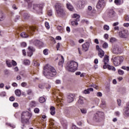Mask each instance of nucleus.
<instances>
[{"mask_svg": "<svg viewBox=\"0 0 129 129\" xmlns=\"http://www.w3.org/2000/svg\"><path fill=\"white\" fill-rule=\"evenodd\" d=\"M21 46L23 48H25V47H27V43L25 42H23L21 43Z\"/></svg>", "mask_w": 129, "mask_h": 129, "instance_id": "41", "label": "nucleus"}, {"mask_svg": "<svg viewBox=\"0 0 129 129\" xmlns=\"http://www.w3.org/2000/svg\"><path fill=\"white\" fill-rule=\"evenodd\" d=\"M56 84H61V81L60 80H56L55 81Z\"/></svg>", "mask_w": 129, "mask_h": 129, "instance_id": "60", "label": "nucleus"}, {"mask_svg": "<svg viewBox=\"0 0 129 129\" xmlns=\"http://www.w3.org/2000/svg\"><path fill=\"white\" fill-rule=\"evenodd\" d=\"M50 114L51 115H54L55 113H56V111H55V107L54 106H51L50 108Z\"/></svg>", "mask_w": 129, "mask_h": 129, "instance_id": "20", "label": "nucleus"}, {"mask_svg": "<svg viewBox=\"0 0 129 129\" xmlns=\"http://www.w3.org/2000/svg\"><path fill=\"white\" fill-rule=\"evenodd\" d=\"M55 8L56 11V15L57 17H60V18H64V17H66V11L64 10V6L62 4L56 3L55 4Z\"/></svg>", "mask_w": 129, "mask_h": 129, "instance_id": "2", "label": "nucleus"}, {"mask_svg": "<svg viewBox=\"0 0 129 129\" xmlns=\"http://www.w3.org/2000/svg\"><path fill=\"white\" fill-rule=\"evenodd\" d=\"M127 34V31L126 30H122L119 32V36L120 38H126Z\"/></svg>", "mask_w": 129, "mask_h": 129, "instance_id": "12", "label": "nucleus"}, {"mask_svg": "<svg viewBox=\"0 0 129 129\" xmlns=\"http://www.w3.org/2000/svg\"><path fill=\"white\" fill-rule=\"evenodd\" d=\"M13 106H14V107H18V106H19V103H13Z\"/></svg>", "mask_w": 129, "mask_h": 129, "instance_id": "58", "label": "nucleus"}, {"mask_svg": "<svg viewBox=\"0 0 129 129\" xmlns=\"http://www.w3.org/2000/svg\"><path fill=\"white\" fill-rule=\"evenodd\" d=\"M45 26L46 29H49L50 28V25H49V23L45 22Z\"/></svg>", "mask_w": 129, "mask_h": 129, "instance_id": "49", "label": "nucleus"}, {"mask_svg": "<svg viewBox=\"0 0 129 129\" xmlns=\"http://www.w3.org/2000/svg\"><path fill=\"white\" fill-rule=\"evenodd\" d=\"M6 64H7L8 67H9V68L12 67V64L11 63L10 60H6Z\"/></svg>", "mask_w": 129, "mask_h": 129, "instance_id": "34", "label": "nucleus"}, {"mask_svg": "<svg viewBox=\"0 0 129 129\" xmlns=\"http://www.w3.org/2000/svg\"><path fill=\"white\" fill-rule=\"evenodd\" d=\"M67 69L71 72H75L78 69V63L74 60L71 61L69 64Z\"/></svg>", "mask_w": 129, "mask_h": 129, "instance_id": "4", "label": "nucleus"}, {"mask_svg": "<svg viewBox=\"0 0 129 129\" xmlns=\"http://www.w3.org/2000/svg\"><path fill=\"white\" fill-rule=\"evenodd\" d=\"M80 110H81V112L83 114H86V113H87V110L85 108L80 109Z\"/></svg>", "mask_w": 129, "mask_h": 129, "instance_id": "31", "label": "nucleus"}, {"mask_svg": "<svg viewBox=\"0 0 129 129\" xmlns=\"http://www.w3.org/2000/svg\"><path fill=\"white\" fill-rule=\"evenodd\" d=\"M7 124L9 125V126H10L11 127L15 128L16 127V125L11 124V123H7Z\"/></svg>", "mask_w": 129, "mask_h": 129, "instance_id": "53", "label": "nucleus"}, {"mask_svg": "<svg viewBox=\"0 0 129 129\" xmlns=\"http://www.w3.org/2000/svg\"><path fill=\"white\" fill-rule=\"evenodd\" d=\"M31 117H32V113L28 111L22 112L21 115V121L22 123H28Z\"/></svg>", "mask_w": 129, "mask_h": 129, "instance_id": "3", "label": "nucleus"}, {"mask_svg": "<svg viewBox=\"0 0 129 129\" xmlns=\"http://www.w3.org/2000/svg\"><path fill=\"white\" fill-rule=\"evenodd\" d=\"M96 96L98 97H101L102 96V93L100 92L97 93Z\"/></svg>", "mask_w": 129, "mask_h": 129, "instance_id": "46", "label": "nucleus"}, {"mask_svg": "<svg viewBox=\"0 0 129 129\" xmlns=\"http://www.w3.org/2000/svg\"><path fill=\"white\" fill-rule=\"evenodd\" d=\"M15 94L17 96H21V91L20 90H15Z\"/></svg>", "mask_w": 129, "mask_h": 129, "instance_id": "32", "label": "nucleus"}, {"mask_svg": "<svg viewBox=\"0 0 129 129\" xmlns=\"http://www.w3.org/2000/svg\"><path fill=\"white\" fill-rule=\"evenodd\" d=\"M85 6H86V1L84 0L79 1L77 3V7L80 10L84 9Z\"/></svg>", "mask_w": 129, "mask_h": 129, "instance_id": "9", "label": "nucleus"}, {"mask_svg": "<svg viewBox=\"0 0 129 129\" xmlns=\"http://www.w3.org/2000/svg\"><path fill=\"white\" fill-rule=\"evenodd\" d=\"M48 49H45L44 50H43V54L44 55H48Z\"/></svg>", "mask_w": 129, "mask_h": 129, "instance_id": "47", "label": "nucleus"}, {"mask_svg": "<svg viewBox=\"0 0 129 129\" xmlns=\"http://www.w3.org/2000/svg\"><path fill=\"white\" fill-rule=\"evenodd\" d=\"M59 58H60V59L59 60V61L58 62V65L59 66H62L63 65V63H64V57L63 56L60 55L59 56Z\"/></svg>", "mask_w": 129, "mask_h": 129, "instance_id": "18", "label": "nucleus"}, {"mask_svg": "<svg viewBox=\"0 0 129 129\" xmlns=\"http://www.w3.org/2000/svg\"><path fill=\"white\" fill-rule=\"evenodd\" d=\"M45 87V84H40L39 85V88H40V89H43L44 87Z\"/></svg>", "mask_w": 129, "mask_h": 129, "instance_id": "44", "label": "nucleus"}, {"mask_svg": "<svg viewBox=\"0 0 129 129\" xmlns=\"http://www.w3.org/2000/svg\"><path fill=\"white\" fill-rule=\"evenodd\" d=\"M125 21H129V16L128 15H126L125 17Z\"/></svg>", "mask_w": 129, "mask_h": 129, "instance_id": "63", "label": "nucleus"}, {"mask_svg": "<svg viewBox=\"0 0 129 129\" xmlns=\"http://www.w3.org/2000/svg\"><path fill=\"white\" fill-rule=\"evenodd\" d=\"M32 9L34 10V12L37 13V14H42V10L43 9L42 5H33Z\"/></svg>", "mask_w": 129, "mask_h": 129, "instance_id": "8", "label": "nucleus"}, {"mask_svg": "<svg viewBox=\"0 0 129 129\" xmlns=\"http://www.w3.org/2000/svg\"><path fill=\"white\" fill-rule=\"evenodd\" d=\"M29 29H30V30L28 31L29 33L33 34V33H32V31H35V27L30 26Z\"/></svg>", "mask_w": 129, "mask_h": 129, "instance_id": "35", "label": "nucleus"}, {"mask_svg": "<svg viewBox=\"0 0 129 129\" xmlns=\"http://www.w3.org/2000/svg\"><path fill=\"white\" fill-rule=\"evenodd\" d=\"M23 17L24 20H29V18H30V15H29V14L27 13H25L23 15Z\"/></svg>", "mask_w": 129, "mask_h": 129, "instance_id": "27", "label": "nucleus"}, {"mask_svg": "<svg viewBox=\"0 0 129 129\" xmlns=\"http://www.w3.org/2000/svg\"><path fill=\"white\" fill-rule=\"evenodd\" d=\"M115 115H116V116H119L120 113L118 111H116L115 112Z\"/></svg>", "mask_w": 129, "mask_h": 129, "instance_id": "64", "label": "nucleus"}, {"mask_svg": "<svg viewBox=\"0 0 129 129\" xmlns=\"http://www.w3.org/2000/svg\"><path fill=\"white\" fill-rule=\"evenodd\" d=\"M21 86H22V87H26V86H27V83L26 82L22 83Z\"/></svg>", "mask_w": 129, "mask_h": 129, "instance_id": "52", "label": "nucleus"}, {"mask_svg": "<svg viewBox=\"0 0 129 129\" xmlns=\"http://www.w3.org/2000/svg\"><path fill=\"white\" fill-rule=\"evenodd\" d=\"M74 98H75V95L73 94H69L67 96L68 102L70 103L71 102H73L74 100Z\"/></svg>", "mask_w": 129, "mask_h": 129, "instance_id": "11", "label": "nucleus"}, {"mask_svg": "<svg viewBox=\"0 0 129 129\" xmlns=\"http://www.w3.org/2000/svg\"><path fill=\"white\" fill-rule=\"evenodd\" d=\"M43 69V74L48 79H51V77H54V76L57 74L56 70L49 64H47L44 66Z\"/></svg>", "mask_w": 129, "mask_h": 129, "instance_id": "1", "label": "nucleus"}, {"mask_svg": "<svg viewBox=\"0 0 129 129\" xmlns=\"http://www.w3.org/2000/svg\"><path fill=\"white\" fill-rule=\"evenodd\" d=\"M109 61V56L105 55L104 57L103 62L104 64L103 66L104 69H106L108 68V70H112V71H115V68L113 66H111L108 64V62Z\"/></svg>", "mask_w": 129, "mask_h": 129, "instance_id": "5", "label": "nucleus"}, {"mask_svg": "<svg viewBox=\"0 0 129 129\" xmlns=\"http://www.w3.org/2000/svg\"><path fill=\"white\" fill-rule=\"evenodd\" d=\"M0 96H6V92H3L0 94Z\"/></svg>", "mask_w": 129, "mask_h": 129, "instance_id": "61", "label": "nucleus"}, {"mask_svg": "<svg viewBox=\"0 0 129 129\" xmlns=\"http://www.w3.org/2000/svg\"><path fill=\"white\" fill-rule=\"evenodd\" d=\"M25 2L28 4V8H29V9H32V2H31V0H25Z\"/></svg>", "mask_w": 129, "mask_h": 129, "instance_id": "30", "label": "nucleus"}, {"mask_svg": "<svg viewBox=\"0 0 129 129\" xmlns=\"http://www.w3.org/2000/svg\"><path fill=\"white\" fill-rule=\"evenodd\" d=\"M5 18L4 13L0 11V21H4L5 20Z\"/></svg>", "mask_w": 129, "mask_h": 129, "instance_id": "28", "label": "nucleus"}, {"mask_svg": "<svg viewBox=\"0 0 129 129\" xmlns=\"http://www.w3.org/2000/svg\"><path fill=\"white\" fill-rule=\"evenodd\" d=\"M106 5V2L104 0H99L97 4V9H103Z\"/></svg>", "mask_w": 129, "mask_h": 129, "instance_id": "10", "label": "nucleus"}, {"mask_svg": "<svg viewBox=\"0 0 129 129\" xmlns=\"http://www.w3.org/2000/svg\"><path fill=\"white\" fill-rule=\"evenodd\" d=\"M87 50L88 49H79V54H80V55H82V53H84V52H87Z\"/></svg>", "mask_w": 129, "mask_h": 129, "instance_id": "26", "label": "nucleus"}, {"mask_svg": "<svg viewBox=\"0 0 129 129\" xmlns=\"http://www.w3.org/2000/svg\"><path fill=\"white\" fill-rule=\"evenodd\" d=\"M121 2V0H115L114 4H115L116 6H120Z\"/></svg>", "mask_w": 129, "mask_h": 129, "instance_id": "37", "label": "nucleus"}, {"mask_svg": "<svg viewBox=\"0 0 129 129\" xmlns=\"http://www.w3.org/2000/svg\"><path fill=\"white\" fill-rule=\"evenodd\" d=\"M118 73L119 75H123L124 74V72L121 70H118Z\"/></svg>", "mask_w": 129, "mask_h": 129, "instance_id": "42", "label": "nucleus"}, {"mask_svg": "<svg viewBox=\"0 0 129 129\" xmlns=\"http://www.w3.org/2000/svg\"><path fill=\"white\" fill-rule=\"evenodd\" d=\"M110 42L111 43H114V42H116V39L114 37H112L110 39Z\"/></svg>", "mask_w": 129, "mask_h": 129, "instance_id": "39", "label": "nucleus"}, {"mask_svg": "<svg viewBox=\"0 0 129 129\" xmlns=\"http://www.w3.org/2000/svg\"><path fill=\"white\" fill-rule=\"evenodd\" d=\"M102 47L104 49H106V48H108V44L107 42H105L103 44Z\"/></svg>", "mask_w": 129, "mask_h": 129, "instance_id": "38", "label": "nucleus"}, {"mask_svg": "<svg viewBox=\"0 0 129 129\" xmlns=\"http://www.w3.org/2000/svg\"><path fill=\"white\" fill-rule=\"evenodd\" d=\"M108 17L109 18H113L115 17V12L113 11V10L111 9L108 12Z\"/></svg>", "mask_w": 129, "mask_h": 129, "instance_id": "14", "label": "nucleus"}, {"mask_svg": "<svg viewBox=\"0 0 129 129\" xmlns=\"http://www.w3.org/2000/svg\"><path fill=\"white\" fill-rule=\"evenodd\" d=\"M12 65L13 66H17V62L14 60H12Z\"/></svg>", "mask_w": 129, "mask_h": 129, "instance_id": "55", "label": "nucleus"}, {"mask_svg": "<svg viewBox=\"0 0 129 129\" xmlns=\"http://www.w3.org/2000/svg\"><path fill=\"white\" fill-rule=\"evenodd\" d=\"M57 29L59 33H63V31H64V29H63V27L61 26H58Z\"/></svg>", "mask_w": 129, "mask_h": 129, "instance_id": "23", "label": "nucleus"}, {"mask_svg": "<svg viewBox=\"0 0 129 129\" xmlns=\"http://www.w3.org/2000/svg\"><path fill=\"white\" fill-rule=\"evenodd\" d=\"M20 36H21V37H22V38H28L29 37V35L28 34H27L26 32H22V33H21Z\"/></svg>", "mask_w": 129, "mask_h": 129, "instance_id": "25", "label": "nucleus"}, {"mask_svg": "<svg viewBox=\"0 0 129 129\" xmlns=\"http://www.w3.org/2000/svg\"><path fill=\"white\" fill-rule=\"evenodd\" d=\"M83 93L84 94H89V93H90V92H89V91H88V89H86V90H84V91H83Z\"/></svg>", "mask_w": 129, "mask_h": 129, "instance_id": "43", "label": "nucleus"}, {"mask_svg": "<svg viewBox=\"0 0 129 129\" xmlns=\"http://www.w3.org/2000/svg\"><path fill=\"white\" fill-rule=\"evenodd\" d=\"M99 114L98 113H96L94 115V117H93V119L94 120H96V121H98V119H99Z\"/></svg>", "mask_w": 129, "mask_h": 129, "instance_id": "24", "label": "nucleus"}, {"mask_svg": "<svg viewBox=\"0 0 129 129\" xmlns=\"http://www.w3.org/2000/svg\"><path fill=\"white\" fill-rule=\"evenodd\" d=\"M27 94H28V95H31V94H32V90H28L27 91Z\"/></svg>", "mask_w": 129, "mask_h": 129, "instance_id": "62", "label": "nucleus"}, {"mask_svg": "<svg viewBox=\"0 0 129 129\" xmlns=\"http://www.w3.org/2000/svg\"><path fill=\"white\" fill-rule=\"evenodd\" d=\"M119 24V23H118V22H115L113 24H112V26L113 27H116V26H118V25Z\"/></svg>", "mask_w": 129, "mask_h": 129, "instance_id": "54", "label": "nucleus"}, {"mask_svg": "<svg viewBox=\"0 0 129 129\" xmlns=\"http://www.w3.org/2000/svg\"><path fill=\"white\" fill-rule=\"evenodd\" d=\"M25 65H30V60L29 59H25L23 61Z\"/></svg>", "mask_w": 129, "mask_h": 129, "instance_id": "36", "label": "nucleus"}, {"mask_svg": "<svg viewBox=\"0 0 129 129\" xmlns=\"http://www.w3.org/2000/svg\"><path fill=\"white\" fill-rule=\"evenodd\" d=\"M104 30H105L106 31H108L109 30V26L107 25H104L103 27Z\"/></svg>", "mask_w": 129, "mask_h": 129, "instance_id": "40", "label": "nucleus"}, {"mask_svg": "<svg viewBox=\"0 0 129 129\" xmlns=\"http://www.w3.org/2000/svg\"><path fill=\"white\" fill-rule=\"evenodd\" d=\"M98 55L100 58H102L104 56V51L102 49H98Z\"/></svg>", "mask_w": 129, "mask_h": 129, "instance_id": "17", "label": "nucleus"}, {"mask_svg": "<svg viewBox=\"0 0 129 129\" xmlns=\"http://www.w3.org/2000/svg\"><path fill=\"white\" fill-rule=\"evenodd\" d=\"M27 54L29 57H31L32 55H33V49H28L27 50Z\"/></svg>", "mask_w": 129, "mask_h": 129, "instance_id": "22", "label": "nucleus"}, {"mask_svg": "<svg viewBox=\"0 0 129 129\" xmlns=\"http://www.w3.org/2000/svg\"><path fill=\"white\" fill-rule=\"evenodd\" d=\"M15 99H16V98L14 96H11L9 98L10 101H15Z\"/></svg>", "mask_w": 129, "mask_h": 129, "instance_id": "51", "label": "nucleus"}, {"mask_svg": "<svg viewBox=\"0 0 129 129\" xmlns=\"http://www.w3.org/2000/svg\"><path fill=\"white\" fill-rule=\"evenodd\" d=\"M124 58L122 56L112 57V60L113 61L114 66H119L123 62Z\"/></svg>", "mask_w": 129, "mask_h": 129, "instance_id": "6", "label": "nucleus"}, {"mask_svg": "<svg viewBox=\"0 0 129 129\" xmlns=\"http://www.w3.org/2000/svg\"><path fill=\"white\" fill-rule=\"evenodd\" d=\"M73 19H75V21H73L71 22V25L72 26H78V22L80 21V15L75 14L73 16Z\"/></svg>", "mask_w": 129, "mask_h": 129, "instance_id": "7", "label": "nucleus"}, {"mask_svg": "<svg viewBox=\"0 0 129 129\" xmlns=\"http://www.w3.org/2000/svg\"><path fill=\"white\" fill-rule=\"evenodd\" d=\"M83 97L82 96H80L79 100L78 101V103H79V104H83L84 103V101H83Z\"/></svg>", "mask_w": 129, "mask_h": 129, "instance_id": "21", "label": "nucleus"}, {"mask_svg": "<svg viewBox=\"0 0 129 129\" xmlns=\"http://www.w3.org/2000/svg\"><path fill=\"white\" fill-rule=\"evenodd\" d=\"M33 64L34 66H40V63H39V62H38L37 61H34L33 62Z\"/></svg>", "mask_w": 129, "mask_h": 129, "instance_id": "45", "label": "nucleus"}, {"mask_svg": "<svg viewBox=\"0 0 129 129\" xmlns=\"http://www.w3.org/2000/svg\"><path fill=\"white\" fill-rule=\"evenodd\" d=\"M47 15L48 16H49V17H51V16H52V11L50 10L47 13Z\"/></svg>", "mask_w": 129, "mask_h": 129, "instance_id": "57", "label": "nucleus"}, {"mask_svg": "<svg viewBox=\"0 0 129 129\" xmlns=\"http://www.w3.org/2000/svg\"><path fill=\"white\" fill-rule=\"evenodd\" d=\"M93 88H95V89H98V86H97L94 84H93Z\"/></svg>", "mask_w": 129, "mask_h": 129, "instance_id": "59", "label": "nucleus"}, {"mask_svg": "<svg viewBox=\"0 0 129 129\" xmlns=\"http://www.w3.org/2000/svg\"><path fill=\"white\" fill-rule=\"evenodd\" d=\"M33 44L37 46V47H44L45 46V44H44L42 41L39 40H35L33 42Z\"/></svg>", "mask_w": 129, "mask_h": 129, "instance_id": "13", "label": "nucleus"}, {"mask_svg": "<svg viewBox=\"0 0 129 129\" xmlns=\"http://www.w3.org/2000/svg\"><path fill=\"white\" fill-rule=\"evenodd\" d=\"M67 8L69 10V11H71L72 12H73L74 11V7H73V6L71 5L70 3L67 4Z\"/></svg>", "mask_w": 129, "mask_h": 129, "instance_id": "16", "label": "nucleus"}, {"mask_svg": "<svg viewBox=\"0 0 129 129\" xmlns=\"http://www.w3.org/2000/svg\"><path fill=\"white\" fill-rule=\"evenodd\" d=\"M112 52L113 54L117 55L118 54H121V53H122V50L119 49H113Z\"/></svg>", "mask_w": 129, "mask_h": 129, "instance_id": "15", "label": "nucleus"}, {"mask_svg": "<svg viewBox=\"0 0 129 129\" xmlns=\"http://www.w3.org/2000/svg\"><path fill=\"white\" fill-rule=\"evenodd\" d=\"M117 101L118 105L119 106H120V105H121V100L119 99H117Z\"/></svg>", "mask_w": 129, "mask_h": 129, "instance_id": "50", "label": "nucleus"}, {"mask_svg": "<svg viewBox=\"0 0 129 129\" xmlns=\"http://www.w3.org/2000/svg\"><path fill=\"white\" fill-rule=\"evenodd\" d=\"M39 100L40 103H43L46 101V99L44 97H41L39 98Z\"/></svg>", "mask_w": 129, "mask_h": 129, "instance_id": "29", "label": "nucleus"}, {"mask_svg": "<svg viewBox=\"0 0 129 129\" xmlns=\"http://www.w3.org/2000/svg\"><path fill=\"white\" fill-rule=\"evenodd\" d=\"M89 46H90V44L89 43V42H87L82 45V48L83 49H89Z\"/></svg>", "mask_w": 129, "mask_h": 129, "instance_id": "19", "label": "nucleus"}, {"mask_svg": "<svg viewBox=\"0 0 129 129\" xmlns=\"http://www.w3.org/2000/svg\"><path fill=\"white\" fill-rule=\"evenodd\" d=\"M34 111L35 113H39V112H40V109H39V108H36L35 109H34Z\"/></svg>", "mask_w": 129, "mask_h": 129, "instance_id": "48", "label": "nucleus"}, {"mask_svg": "<svg viewBox=\"0 0 129 129\" xmlns=\"http://www.w3.org/2000/svg\"><path fill=\"white\" fill-rule=\"evenodd\" d=\"M123 27H125V28H128L129 26V23H124L123 24Z\"/></svg>", "mask_w": 129, "mask_h": 129, "instance_id": "56", "label": "nucleus"}, {"mask_svg": "<svg viewBox=\"0 0 129 129\" xmlns=\"http://www.w3.org/2000/svg\"><path fill=\"white\" fill-rule=\"evenodd\" d=\"M125 114H126V115H127V116L129 115V104L127 106V107L125 111Z\"/></svg>", "mask_w": 129, "mask_h": 129, "instance_id": "33", "label": "nucleus"}]
</instances>
